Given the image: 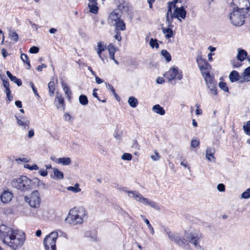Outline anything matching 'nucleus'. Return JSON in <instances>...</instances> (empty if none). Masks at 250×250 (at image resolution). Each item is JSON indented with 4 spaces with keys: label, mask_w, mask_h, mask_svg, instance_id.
I'll return each mask as SVG.
<instances>
[{
    "label": "nucleus",
    "mask_w": 250,
    "mask_h": 250,
    "mask_svg": "<svg viewBox=\"0 0 250 250\" xmlns=\"http://www.w3.org/2000/svg\"><path fill=\"white\" fill-rule=\"evenodd\" d=\"M85 213V210L83 208H75L69 211L65 221L72 225L81 224L83 222V218L86 216Z\"/></svg>",
    "instance_id": "f257e3e1"
},
{
    "label": "nucleus",
    "mask_w": 250,
    "mask_h": 250,
    "mask_svg": "<svg viewBox=\"0 0 250 250\" xmlns=\"http://www.w3.org/2000/svg\"><path fill=\"white\" fill-rule=\"evenodd\" d=\"M229 17L231 23L235 26H241L245 22V19L250 14L229 8Z\"/></svg>",
    "instance_id": "f03ea898"
},
{
    "label": "nucleus",
    "mask_w": 250,
    "mask_h": 250,
    "mask_svg": "<svg viewBox=\"0 0 250 250\" xmlns=\"http://www.w3.org/2000/svg\"><path fill=\"white\" fill-rule=\"evenodd\" d=\"M12 186L22 191H27L31 189V180L25 176H22L20 178L14 179L11 182Z\"/></svg>",
    "instance_id": "7ed1b4c3"
},
{
    "label": "nucleus",
    "mask_w": 250,
    "mask_h": 250,
    "mask_svg": "<svg viewBox=\"0 0 250 250\" xmlns=\"http://www.w3.org/2000/svg\"><path fill=\"white\" fill-rule=\"evenodd\" d=\"M25 240L24 234H20L16 231L11 238H7L6 244L16 250L21 247L23 244Z\"/></svg>",
    "instance_id": "20e7f679"
},
{
    "label": "nucleus",
    "mask_w": 250,
    "mask_h": 250,
    "mask_svg": "<svg viewBox=\"0 0 250 250\" xmlns=\"http://www.w3.org/2000/svg\"><path fill=\"white\" fill-rule=\"evenodd\" d=\"M24 201L28 203L32 208H38L41 203L40 193L38 190H35L30 194L29 197L25 196Z\"/></svg>",
    "instance_id": "39448f33"
},
{
    "label": "nucleus",
    "mask_w": 250,
    "mask_h": 250,
    "mask_svg": "<svg viewBox=\"0 0 250 250\" xmlns=\"http://www.w3.org/2000/svg\"><path fill=\"white\" fill-rule=\"evenodd\" d=\"M230 8L250 14V2L249 0H232Z\"/></svg>",
    "instance_id": "423d86ee"
},
{
    "label": "nucleus",
    "mask_w": 250,
    "mask_h": 250,
    "mask_svg": "<svg viewBox=\"0 0 250 250\" xmlns=\"http://www.w3.org/2000/svg\"><path fill=\"white\" fill-rule=\"evenodd\" d=\"M58 237L57 232L53 231L46 236L43 240L45 250H56V242Z\"/></svg>",
    "instance_id": "0eeeda50"
},
{
    "label": "nucleus",
    "mask_w": 250,
    "mask_h": 250,
    "mask_svg": "<svg viewBox=\"0 0 250 250\" xmlns=\"http://www.w3.org/2000/svg\"><path fill=\"white\" fill-rule=\"evenodd\" d=\"M166 233L167 234L168 238L170 241L174 242L177 245L182 248H185L188 244L187 243V240L180 236L179 234H175L170 231L165 230Z\"/></svg>",
    "instance_id": "6e6552de"
},
{
    "label": "nucleus",
    "mask_w": 250,
    "mask_h": 250,
    "mask_svg": "<svg viewBox=\"0 0 250 250\" xmlns=\"http://www.w3.org/2000/svg\"><path fill=\"white\" fill-rule=\"evenodd\" d=\"M165 77L167 78L169 81H170L175 79L180 80L182 79L183 75L181 72H179L177 67H173L166 73Z\"/></svg>",
    "instance_id": "1a4fd4ad"
},
{
    "label": "nucleus",
    "mask_w": 250,
    "mask_h": 250,
    "mask_svg": "<svg viewBox=\"0 0 250 250\" xmlns=\"http://www.w3.org/2000/svg\"><path fill=\"white\" fill-rule=\"evenodd\" d=\"M115 2L117 7V11L118 10L122 14H129V7L128 3L125 0H116Z\"/></svg>",
    "instance_id": "9d476101"
},
{
    "label": "nucleus",
    "mask_w": 250,
    "mask_h": 250,
    "mask_svg": "<svg viewBox=\"0 0 250 250\" xmlns=\"http://www.w3.org/2000/svg\"><path fill=\"white\" fill-rule=\"evenodd\" d=\"M186 15L187 11L183 6H181L180 7H176L174 10L173 15L172 16V19L177 18L180 21H181V20L180 18L184 19L186 17Z\"/></svg>",
    "instance_id": "9b49d317"
},
{
    "label": "nucleus",
    "mask_w": 250,
    "mask_h": 250,
    "mask_svg": "<svg viewBox=\"0 0 250 250\" xmlns=\"http://www.w3.org/2000/svg\"><path fill=\"white\" fill-rule=\"evenodd\" d=\"M185 236L186 238L187 241L193 244L195 247L198 245V240L201 238V235L198 234H195L190 233H188L187 231L185 232Z\"/></svg>",
    "instance_id": "f8f14e48"
},
{
    "label": "nucleus",
    "mask_w": 250,
    "mask_h": 250,
    "mask_svg": "<svg viewBox=\"0 0 250 250\" xmlns=\"http://www.w3.org/2000/svg\"><path fill=\"white\" fill-rule=\"evenodd\" d=\"M54 104L58 109H62L63 111L65 109V104L63 97L62 95L56 93Z\"/></svg>",
    "instance_id": "ddd939ff"
},
{
    "label": "nucleus",
    "mask_w": 250,
    "mask_h": 250,
    "mask_svg": "<svg viewBox=\"0 0 250 250\" xmlns=\"http://www.w3.org/2000/svg\"><path fill=\"white\" fill-rule=\"evenodd\" d=\"M139 202L141 203L146 206H149L156 209H159V206L156 203L146 198H145L143 196L139 200Z\"/></svg>",
    "instance_id": "4468645a"
},
{
    "label": "nucleus",
    "mask_w": 250,
    "mask_h": 250,
    "mask_svg": "<svg viewBox=\"0 0 250 250\" xmlns=\"http://www.w3.org/2000/svg\"><path fill=\"white\" fill-rule=\"evenodd\" d=\"M13 197V193L9 191L4 190L0 196L1 202L4 204H7L10 202Z\"/></svg>",
    "instance_id": "2eb2a0df"
},
{
    "label": "nucleus",
    "mask_w": 250,
    "mask_h": 250,
    "mask_svg": "<svg viewBox=\"0 0 250 250\" xmlns=\"http://www.w3.org/2000/svg\"><path fill=\"white\" fill-rule=\"evenodd\" d=\"M15 118L17 119V123L20 125L22 126L24 129L27 130L29 129L30 121L26 118L22 117L21 119L15 115Z\"/></svg>",
    "instance_id": "dca6fc26"
},
{
    "label": "nucleus",
    "mask_w": 250,
    "mask_h": 250,
    "mask_svg": "<svg viewBox=\"0 0 250 250\" xmlns=\"http://www.w3.org/2000/svg\"><path fill=\"white\" fill-rule=\"evenodd\" d=\"M197 63L200 68V70L203 72V70H206L207 69L208 63L207 62L204 60L201 56L197 57L196 59Z\"/></svg>",
    "instance_id": "f3484780"
},
{
    "label": "nucleus",
    "mask_w": 250,
    "mask_h": 250,
    "mask_svg": "<svg viewBox=\"0 0 250 250\" xmlns=\"http://www.w3.org/2000/svg\"><path fill=\"white\" fill-rule=\"evenodd\" d=\"M90 2L88 4L89 8V12L97 14L98 12V7L97 6V0H89Z\"/></svg>",
    "instance_id": "a211bd4d"
},
{
    "label": "nucleus",
    "mask_w": 250,
    "mask_h": 250,
    "mask_svg": "<svg viewBox=\"0 0 250 250\" xmlns=\"http://www.w3.org/2000/svg\"><path fill=\"white\" fill-rule=\"evenodd\" d=\"M202 74L204 77L207 85L216 83V82H214L213 78L210 75V74L208 71L202 72Z\"/></svg>",
    "instance_id": "6ab92c4d"
},
{
    "label": "nucleus",
    "mask_w": 250,
    "mask_h": 250,
    "mask_svg": "<svg viewBox=\"0 0 250 250\" xmlns=\"http://www.w3.org/2000/svg\"><path fill=\"white\" fill-rule=\"evenodd\" d=\"M120 17L121 16L118 13L117 10H115L109 14L108 17L109 22H112L113 21H115L116 22V21H118V20H120L121 19Z\"/></svg>",
    "instance_id": "aec40b11"
},
{
    "label": "nucleus",
    "mask_w": 250,
    "mask_h": 250,
    "mask_svg": "<svg viewBox=\"0 0 250 250\" xmlns=\"http://www.w3.org/2000/svg\"><path fill=\"white\" fill-rule=\"evenodd\" d=\"M215 151V149L213 147H208L207 148L206 156L208 160L211 161L212 159L215 160L214 156Z\"/></svg>",
    "instance_id": "412c9836"
},
{
    "label": "nucleus",
    "mask_w": 250,
    "mask_h": 250,
    "mask_svg": "<svg viewBox=\"0 0 250 250\" xmlns=\"http://www.w3.org/2000/svg\"><path fill=\"white\" fill-rule=\"evenodd\" d=\"M115 31H119L120 30L124 31L125 29V24L122 20H118L115 22Z\"/></svg>",
    "instance_id": "4be33fe9"
},
{
    "label": "nucleus",
    "mask_w": 250,
    "mask_h": 250,
    "mask_svg": "<svg viewBox=\"0 0 250 250\" xmlns=\"http://www.w3.org/2000/svg\"><path fill=\"white\" fill-rule=\"evenodd\" d=\"M248 56L247 52L244 49L239 48L238 49V54L237 55V59L241 61H243Z\"/></svg>",
    "instance_id": "5701e85b"
},
{
    "label": "nucleus",
    "mask_w": 250,
    "mask_h": 250,
    "mask_svg": "<svg viewBox=\"0 0 250 250\" xmlns=\"http://www.w3.org/2000/svg\"><path fill=\"white\" fill-rule=\"evenodd\" d=\"M6 74L10 80L16 83L18 86H21L22 84L21 80L17 78L16 76H13L10 71H7Z\"/></svg>",
    "instance_id": "b1692460"
},
{
    "label": "nucleus",
    "mask_w": 250,
    "mask_h": 250,
    "mask_svg": "<svg viewBox=\"0 0 250 250\" xmlns=\"http://www.w3.org/2000/svg\"><path fill=\"white\" fill-rule=\"evenodd\" d=\"M128 195L130 198H132L139 202L142 195L137 191H127Z\"/></svg>",
    "instance_id": "393cba45"
},
{
    "label": "nucleus",
    "mask_w": 250,
    "mask_h": 250,
    "mask_svg": "<svg viewBox=\"0 0 250 250\" xmlns=\"http://www.w3.org/2000/svg\"><path fill=\"white\" fill-rule=\"evenodd\" d=\"M172 27L162 28L163 33L165 35V38L168 39L173 36V32L172 30Z\"/></svg>",
    "instance_id": "a878e982"
},
{
    "label": "nucleus",
    "mask_w": 250,
    "mask_h": 250,
    "mask_svg": "<svg viewBox=\"0 0 250 250\" xmlns=\"http://www.w3.org/2000/svg\"><path fill=\"white\" fill-rule=\"evenodd\" d=\"M56 161L57 164H62L63 166L69 165L71 163V159L68 157L58 158Z\"/></svg>",
    "instance_id": "bb28decb"
},
{
    "label": "nucleus",
    "mask_w": 250,
    "mask_h": 250,
    "mask_svg": "<svg viewBox=\"0 0 250 250\" xmlns=\"http://www.w3.org/2000/svg\"><path fill=\"white\" fill-rule=\"evenodd\" d=\"M152 110L161 115H164L165 114V110L164 108L161 106L159 104H156L152 107Z\"/></svg>",
    "instance_id": "cd10ccee"
},
{
    "label": "nucleus",
    "mask_w": 250,
    "mask_h": 250,
    "mask_svg": "<svg viewBox=\"0 0 250 250\" xmlns=\"http://www.w3.org/2000/svg\"><path fill=\"white\" fill-rule=\"evenodd\" d=\"M62 86L63 87L65 95L67 97L68 100L70 101L71 99V91L69 89L68 86L65 84L63 82L62 83Z\"/></svg>",
    "instance_id": "c85d7f7f"
},
{
    "label": "nucleus",
    "mask_w": 250,
    "mask_h": 250,
    "mask_svg": "<svg viewBox=\"0 0 250 250\" xmlns=\"http://www.w3.org/2000/svg\"><path fill=\"white\" fill-rule=\"evenodd\" d=\"M229 78L231 82L238 81L239 80V74L236 71L233 70L229 74Z\"/></svg>",
    "instance_id": "c756f323"
},
{
    "label": "nucleus",
    "mask_w": 250,
    "mask_h": 250,
    "mask_svg": "<svg viewBox=\"0 0 250 250\" xmlns=\"http://www.w3.org/2000/svg\"><path fill=\"white\" fill-rule=\"evenodd\" d=\"M109 57L112 60H114V54L116 51V48L113 44L110 43L107 46Z\"/></svg>",
    "instance_id": "7c9ffc66"
},
{
    "label": "nucleus",
    "mask_w": 250,
    "mask_h": 250,
    "mask_svg": "<svg viewBox=\"0 0 250 250\" xmlns=\"http://www.w3.org/2000/svg\"><path fill=\"white\" fill-rule=\"evenodd\" d=\"M16 231H14L11 228V231H8V232H6L5 233H4L3 236H0L1 239L3 241V242L6 244V239L7 238H11L12 237L13 235L15 233Z\"/></svg>",
    "instance_id": "2f4dec72"
},
{
    "label": "nucleus",
    "mask_w": 250,
    "mask_h": 250,
    "mask_svg": "<svg viewBox=\"0 0 250 250\" xmlns=\"http://www.w3.org/2000/svg\"><path fill=\"white\" fill-rule=\"evenodd\" d=\"M128 103L130 106L134 108L137 106L138 102L136 98L134 97L131 96L129 98Z\"/></svg>",
    "instance_id": "473e14b6"
},
{
    "label": "nucleus",
    "mask_w": 250,
    "mask_h": 250,
    "mask_svg": "<svg viewBox=\"0 0 250 250\" xmlns=\"http://www.w3.org/2000/svg\"><path fill=\"white\" fill-rule=\"evenodd\" d=\"M21 58L24 62L27 64L28 67L26 68L27 69H29L31 67V65L27 55L25 54L22 53L21 55Z\"/></svg>",
    "instance_id": "72a5a7b5"
},
{
    "label": "nucleus",
    "mask_w": 250,
    "mask_h": 250,
    "mask_svg": "<svg viewBox=\"0 0 250 250\" xmlns=\"http://www.w3.org/2000/svg\"><path fill=\"white\" fill-rule=\"evenodd\" d=\"M49 88V93L50 96H53L55 91V84L53 81H51L48 84Z\"/></svg>",
    "instance_id": "f704fd0d"
},
{
    "label": "nucleus",
    "mask_w": 250,
    "mask_h": 250,
    "mask_svg": "<svg viewBox=\"0 0 250 250\" xmlns=\"http://www.w3.org/2000/svg\"><path fill=\"white\" fill-rule=\"evenodd\" d=\"M53 173L55 178L59 179H62L63 178V174L58 169L53 168Z\"/></svg>",
    "instance_id": "c9c22d12"
},
{
    "label": "nucleus",
    "mask_w": 250,
    "mask_h": 250,
    "mask_svg": "<svg viewBox=\"0 0 250 250\" xmlns=\"http://www.w3.org/2000/svg\"><path fill=\"white\" fill-rule=\"evenodd\" d=\"M11 231V228L6 226L4 225H1L0 226V236H3L4 233Z\"/></svg>",
    "instance_id": "e433bc0d"
},
{
    "label": "nucleus",
    "mask_w": 250,
    "mask_h": 250,
    "mask_svg": "<svg viewBox=\"0 0 250 250\" xmlns=\"http://www.w3.org/2000/svg\"><path fill=\"white\" fill-rule=\"evenodd\" d=\"M141 217L144 219V221L146 224L151 234L153 235L154 233V230L152 226L150 224L149 220L147 219L146 218L145 216L143 215H141Z\"/></svg>",
    "instance_id": "4c0bfd02"
},
{
    "label": "nucleus",
    "mask_w": 250,
    "mask_h": 250,
    "mask_svg": "<svg viewBox=\"0 0 250 250\" xmlns=\"http://www.w3.org/2000/svg\"><path fill=\"white\" fill-rule=\"evenodd\" d=\"M79 100L80 103L83 105L87 104L88 102L87 97L84 95H81L79 96Z\"/></svg>",
    "instance_id": "58836bf2"
},
{
    "label": "nucleus",
    "mask_w": 250,
    "mask_h": 250,
    "mask_svg": "<svg viewBox=\"0 0 250 250\" xmlns=\"http://www.w3.org/2000/svg\"><path fill=\"white\" fill-rule=\"evenodd\" d=\"M161 54L165 57L167 62H169L171 61V55L166 50H162L161 51Z\"/></svg>",
    "instance_id": "ea45409f"
},
{
    "label": "nucleus",
    "mask_w": 250,
    "mask_h": 250,
    "mask_svg": "<svg viewBox=\"0 0 250 250\" xmlns=\"http://www.w3.org/2000/svg\"><path fill=\"white\" fill-rule=\"evenodd\" d=\"M208 85V88L209 89L211 93L212 94L217 95V87L216 86V83H213V84H208V85Z\"/></svg>",
    "instance_id": "a19ab883"
},
{
    "label": "nucleus",
    "mask_w": 250,
    "mask_h": 250,
    "mask_svg": "<svg viewBox=\"0 0 250 250\" xmlns=\"http://www.w3.org/2000/svg\"><path fill=\"white\" fill-rule=\"evenodd\" d=\"M244 132L248 135L250 136V121H248L245 125L243 126Z\"/></svg>",
    "instance_id": "79ce46f5"
},
{
    "label": "nucleus",
    "mask_w": 250,
    "mask_h": 250,
    "mask_svg": "<svg viewBox=\"0 0 250 250\" xmlns=\"http://www.w3.org/2000/svg\"><path fill=\"white\" fill-rule=\"evenodd\" d=\"M97 53L99 56H101V54L106 48V46L103 45L101 42L98 43Z\"/></svg>",
    "instance_id": "37998d69"
},
{
    "label": "nucleus",
    "mask_w": 250,
    "mask_h": 250,
    "mask_svg": "<svg viewBox=\"0 0 250 250\" xmlns=\"http://www.w3.org/2000/svg\"><path fill=\"white\" fill-rule=\"evenodd\" d=\"M79 187V184L77 183L75 185L74 187H68L67 188V189L69 191H71L75 193H77L81 191V188H80Z\"/></svg>",
    "instance_id": "c03bdc74"
},
{
    "label": "nucleus",
    "mask_w": 250,
    "mask_h": 250,
    "mask_svg": "<svg viewBox=\"0 0 250 250\" xmlns=\"http://www.w3.org/2000/svg\"><path fill=\"white\" fill-rule=\"evenodd\" d=\"M9 37L11 40H13L15 42H17L19 39L18 35L16 33L15 31L12 30L10 31L9 34Z\"/></svg>",
    "instance_id": "a18cd8bd"
},
{
    "label": "nucleus",
    "mask_w": 250,
    "mask_h": 250,
    "mask_svg": "<svg viewBox=\"0 0 250 250\" xmlns=\"http://www.w3.org/2000/svg\"><path fill=\"white\" fill-rule=\"evenodd\" d=\"M243 75L247 77L245 80L250 81V66L244 70Z\"/></svg>",
    "instance_id": "49530a36"
},
{
    "label": "nucleus",
    "mask_w": 250,
    "mask_h": 250,
    "mask_svg": "<svg viewBox=\"0 0 250 250\" xmlns=\"http://www.w3.org/2000/svg\"><path fill=\"white\" fill-rule=\"evenodd\" d=\"M149 44L150 46L154 48L155 47L156 48H158L159 47V44L157 42V40L156 39H153V38H151L149 42Z\"/></svg>",
    "instance_id": "de8ad7c7"
},
{
    "label": "nucleus",
    "mask_w": 250,
    "mask_h": 250,
    "mask_svg": "<svg viewBox=\"0 0 250 250\" xmlns=\"http://www.w3.org/2000/svg\"><path fill=\"white\" fill-rule=\"evenodd\" d=\"M241 197L244 199L250 198V188L247 189L241 194Z\"/></svg>",
    "instance_id": "09e8293b"
},
{
    "label": "nucleus",
    "mask_w": 250,
    "mask_h": 250,
    "mask_svg": "<svg viewBox=\"0 0 250 250\" xmlns=\"http://www.w3.org/2000/svg\"><path fill=\"white\" fill-rule=\"evenodd\" d=\"M219 87L221 89L223 90L224 91L226 92L229 91V88L228 87L227 85V84L226 83L224 82H220L219 84Z\"/></svg>",
    "instance_id": "8fccbe9b"
},
{
    "label": "nucleus",
    "mask_w": 250,
    "mask_h": 250,
    "mask_svg": "<svg viewBox=\"0 0 250 250\" xmlns=\"http://www.w3.org/2000/svg\"><path fill=\"white\" fill-rule=\"evenodd\" d=\"M132 158V156L130 153H125L122 156V159L124 160L130 161Z\"/></svg>",
    "instance_id": "3c124183"
},
{
    "label": "nucleus",
    "mask_w": 250,
    "mask_h": 250,
    "mask_svg": "<svg viewBox=\"0 0 250 250\" xmlns=\"http://www.w3.org/2000/svg\"><path fill=\"white\" fill-rule=\"evenodd\" d=\"M24 167L27 168L30 170H38L39 169V167L36 164L33 165L32 166H30L28 164H27L24 166Z\"/></svg>",
    "instance_id": "603ef678"
},
{
    "label": "nucleus",
    "mask_w": 250,
    "mask_h": 250,
    "mask_svg": "<svg viewBox=\"0 0 250 250\" xmlns=\"http://www.w3.org/2000/svg\"><path fill=\"white\" fill-rule=\"evenodd\" d=\"M39 51V48L37 46H32L29 49V52L32 54H36Z\"/></svg>",
    "instance_id": "864d4df0"
},
{
    "label": "nucleus",
    "mask_w": 250,
    "mask_h": 250,
    "mask_svg": "<svg viewBox=\"0 0 250 250\" xmlns=\"http://www.w3.org/2000/svg\"><path fill=\"white\" fill-rule=\"evenodd\" d=\"M200 144L199 141L197 140H192L191 142V146L193 148L197 147Z\"/></svg>",
    "instance_id": "5fc2aeb1"
},
{
    "label": "nucleus",
    "mask_w": 250,
    "mask_h": 250,
    "mask_svg": "<svg viewBox=\"0 0 250 250\" xmlns=\"http://www.w3.org/2000/svg\"><path fill=\"white\" fill-rule=\"evenodd\" d=\"M166 21L168 23V27H173V25L172 24V21H173V19L169 18V17H168V15H167L166 16Z\"/></svg>",
    "instance_id": "6e6d98bb"
},
{
    "label": "nucleus",
    "mask_w": 250,
    "mask_h": 250,
    "mask_svg": "<svg viewBox=\"0 0 250 250\" xmlns=\"http://www.w3.org/2000/svg\"><path fill=\"white\" fill-rule=\"evenodd\" d=\"M154 153H155V156L154 155H151V158L154 161H157L160 158V156L158 153V152L156 150H155L154 151Z\"/></svg>",
    "instance_id": "4d7b16f0"
},
{
    "label": "nucleus",
    "mask_w": 250,
    "mask_h": 250,
    "mask_svg": "<svg viewBox=\"0 0 250 250\" xmlns=\"http://www.w3.org/2000/svg\"><path fill=\"white\" fill-rule=\"evenodd\" d=\"M131 147L132 148H134L136 150H138L139 149V145L138 144L137 140H135L133 141Z\"/></svg>",
    "instance_id": "13d9d810"
},
{
    "label": "nucleus",
    "mask_w": 250,
    "mask_h": 250,
    "mask_svg": "<svg viewBox=\"0 0 250 250\" xmlns=\"http://www.w3.org/2000/svg\"><path fill=\"white\" fill-rule=\"evenodd\" d=\"M217 189L221 192H223L225 190V186L223 184H219L217 186Z\"/></svg>",
    "instance_id": "bf43d9fd"
},
{
    "label": "nucleus",
    "mask_w": 250,
    "mask_h": 250,
    "mask_svg": "<svg viewBox=\"0 0 250 250\" xmlns=\"http://www.w3.org/2000/svg\"><path fill=\"white\" fill-rule=\"evenodd\" d=\"M116 35L114 36V38L118 41H120L122 40V37L121 33L119 31H115Z\"/></svg>",
    "instance_id": "052dcab7"
},
{
    "label": "nucleus",
    "mask_w": 250,
    "mask_h": 250,
    "mask_svg": "<svg viewBox=\"0 0 250 250\" xmlns=\"http://www.w3.org/2000/svg\"><path fill=\"white\" fill-rule=\"evenodd\" d=\"M97 89H94L93 90V94H92L93 96L94 97L96 98H97V99L99 101H101V102H103V103H105V102H106L105 100H101L99 99V97L98 96V94H97V93L96 92V91H97Z\"/></svg>",
    "instance_id": "680f3d73"
},
{
    "label": "nucleus",
    "mask_w": 250,
    "mask_h": 250,
    "mask_svg": "<svg viewBox=\"0 0 250 250\" xmlns=\"http://www.w3.org/2000/svg\"><path fill=\"white\" fill-rule=\"evenodd\" d=\"M106 86L109 90H110L112 93L115 92V90L112 85L110 84L109 83H106Z\"/></svg>",
    "instance_id": "e2e57ef3"
},
{
    "label": "nucleus",
    "mask_w": 250,
    "mask_h": 250,
    "mask_svg": "<svg viewBox=\"0 0 250 250\" xmlns=\"http://www.w3.org/2000/svg\"><path fill=\"white\" fill-rule=\"evenodd\" d=\"M172 7H173L174 9L176 7V3H174V0L172 2L169 1L168 2V9H172Z\"/></svg>",
    "instance_id": "0e129e2a"
},
{
    "label": "nucleus",
    "mask_w": 250,
    "mask_h": 250,
    "mask_svg": "<svg viewBox=\"0 0 250 250\" xmlns=\"http://www.w3.org/2000/svg\"><path fill=\"white\" fill-rule=\"evenodd\" d=\"M30 85L31 86V87H32V89H33V91L34 93V94L38 96V97H39V95L38 93V92H37V90L36 89V88L34 86V83H33L32 82H30Z\"/></svg>",
    "instance_id": "69168bd1"
},
{
    "label": "nucleus",
    "mask_w": 250,
    "mask_h": 250,
    "mask_svg": "<svg viewBox=\"0 0 250 250\" xmlns=\"http://www.w3.org/2000/svg\"><path fill=\"white\" fill-rule=\"evenodd\" d=\"M2 84L4 88L9 87V83L7 79L3 80Z\"/></svg>",
    "instance_id": "338daca9"
},
{
    "label": "nucleus",
    "mask_w": 250,
    "mask_h": 250,
    "mask_svg": "<svg viewBox=\"0 0 250 250\" xmlns=\"http://www.w3.org/2000/svg\"><path fill=\"white\" fill-rule=\"evenodd\" d=\"M34 135V130L33 129H31L28 133V137L31 138Z\"/></svg>",
    "instance_id": "774afa93"
}]
</instances>
